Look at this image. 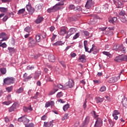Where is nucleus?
<instances>
[{"label":"nucleus","instance_id":"obj_1","mask_svg":"<svg viewBox=\"0 0 127 127\" xmlns=\"http://www.w3.org/2000/svg\"><path fill=\"white\" fill-rule=\"evenodd\" d=\"M61 1L58 2L53 7L49 8L47 9V11L49 13H51V12H55L57 11V10H60V9H62V5H64V1L65 0H61Z\"/></svg>","mask_w":127,"mask_h":127},{"label":"nucleus","instance_id":"obj_2","mask_svg":"<svg viewBox=\"0 0 127 127\" xmlns=\"http://www.w3.org/2000/svg\"><path fill=\"white\" fill-rule=\"evenodd\" d=\"M116 62H123V61H127V56L125 55H119L115 59Z\"/></svg>","mask_w":127,"mask_h":127},{"label":"nucleus","instance_id":"obj_3","mask_svg":"<svg viewBox=\"0 0 127 127\" xmlns=\"http://www.w3.org/2000/svg\"><path fill=\"white\" fill-rule=\"evenodd\" d=\"M15 80V78L7 77L3 79V83L5 85H10V84H14Z\"/></svg>","mask_w":127,"mask_h":127},{"label":"nucleus","instance_id":"obj_4","mask_svg":"<svg viewBox=\"0 0 127 127\" xmlns=\"http://www.w3.org/2000/svg\"><path fill=\"white\" fill-rule=\"evenodd\" d=\"M87 45H88V41H84V49L85 50L86 52H88V53H91V52H92V51H94V50H96V46H95L94 45H92V47L89 51V48L87 47Z\"/></svg>","mask_w":127,"mask_h":127},{"label":"nucleus","instance_id":"obj_5","mask_svg":"<svg viewBox=\"0 0 127 127\" xmlns=\"http://www.w3.org/2000/svg\"><path fill=\"white\" fill-rule=\"evenodd\" d=\"M113 49L116 51H121L122 53H126V50L123 45H118L115 44L113 47Z\"/></svg>","mask_w":127,"mask_h":127},{"label":"nucleus","instance_id":"obj_6","mask_svg":"<svg viewBox=\"0 0 127 127\" xmlns=\"http://www.w3.org/2000/svg\"><path fill=\"white\" fill-rule=\"evenodd\" d=\"M77 31V28H71L68 31L67 34L65 36L66 39H68L71 35H73L75 32Z\"/></svg>","mask_w":127,"mask_h":127},{"label":"nucleus","instance_id":"obj_7","mask_svg":"<svg viewBox=\"0 0 127 127\" xmlns=\"http://www.w3.org/2000/svg\"><path fill=\"white\" fill-rule=\"evenodd\" d=\"M26 7L29 14H33L35 9L34 8H33L32 6H31V4H27Z\"/></svg>","mask_w":127,"mask_h":127},{"label":"nucleus","instance_id":"obj_8","mask_svg":"<svg viewBox=\"0 0 127 127\" xmlns=\"http://www.w3.org/2000/svg\"><path fill=\"white\" fill-rule=\"evenodd\" d=\"M103 126V121L100 118H97L94 125L95 127H101Z\"/></svg>","mask_w":127,"mask_h":127},{"label":"nucleus","instance_id":"obj_9","mask_svg":"<svg viewBox=\"0 0 127 127\" xmlns=\"http://www.w3.org/2000/svg\"><path fill=\"white\" fill-rule=\"evenodd\" d=\"M0 39H1V41H6L8 37L5 33L2 32L0 34Z\"/></svg>","mask_w":127,"mask_h":127},{"label":"nucleus","instance_id":"obj_10","mask_svg":"<svg viewBox=\"0 0 127 127\" xmlns=\"http://www.w3.org/2000/svg\"><path fill=\"white\" fill-rule=\"evenodd\" d=\"M17 107H18V104L17 103H13V105L8 108V112H9V113H11L14 111V110H15Z\"/></svg>","mask_w":127,"mask_h":127},{"label":"nucleus","instance_id":"obj_11","mask_svg":"<svg viewBox=\"0 0 127 127\" xmlns=\"http://www.w3.org/2000/svg\"><path fill=\"white\" fill-rule=\"evenodd\" d=\"M93 5H94V2L92 0H88L87 1V2L85 4V7L89 9V8H91Z\"/></svg>","mask_w":127,"mask_h":127},{"label":"nucleus","instance_id":"obj_12","mask_svg":"<svg viewBox=\"0 0 127 127\" xmlns=\"http://www.w3.org/2000/svg\"><path fill=\"white\" fill-rule=\"evenodd\" d=\"M120 79V76L118 77H113L109 79V80H108V82L110 84H112V83H116Z\"/></svg>","mask_w":127,"mask_h":127},{"label":"nucleus","instance_id":"obj_13","mask_svg":"<svg viewBox=\"0 0 127 127\" xmlns=\"http://www.w3.org/2000/svg\"><path fill=\"white\" fill-rule=\"evenodd\" d=\"M67 27H61L60 28V34L61 35H64L67 34Z\"/></svg>","mask_w":127,"mask_h":127},{"label":"nucleus","instance_id":"obj_14","mask_svg":"<svg viewBox=\"0 0 127 127\" xmlns=\"http://www.w3.org/2000/svg\"><path fill=\"white\" fill-rule=\"evenodd\" d=\"M33 76V74H30L29 76H27V73H25L23 75V78H24V81L25 82H27L29 80H30Z\"/></svg>","mask_w":127,"mask_h":127},{"label":"nucleus","instance_id":"obj_15","mask_svg":"<svg viewBox=\"0 0 127 127\" xmlns=\"http://www.w3.org/2000/svg\"><path fill=\"white\" fill-rule=\"evenodd\" d=\"M113 1H114L115 4H116V5L118 6V8L123 7V3H122V2H121V1H120L119 0H113Z\"/></svg>","mask_w":127,"mask_h":127},{"label":"nucleus","instance_id":"obj_16","mask_svg":"<svg viewBox=\"0 0 127 127\" xmlns=\"http://www.w3.org/2000/svg\"><path fill=\"white\" fill-rule=\"evenodd\" d=\"M78 60L79 62H81L82 63H85L86 62V55H81L79 57Z\"/></svg>","mask_w":127,"mask_h":127},{"label":"nucleus","instance_id":"obj_17","mask_svg":"<svg viewBox=\"0 0 127 127\" xmlns=\"http://www.w3.org/2000/svg\"><path fill=\"white\" fill-rule=\"evenodd\" d=\"M36 44H37V42H36V41L34 40H32L28 43V45L29 47L32 48V47H34V46H35Z\"/></svg>","mask_w":127,"mask_h":127},{"label":"nucleus","instance_id":"obj_18","mask_svg":"<svg viewBox=\"0 0 127 127\" xmlns=\"http://www.w3.org/2000/svg\"><path fill=\"white\" fill-rule=\"evenodd\" d=\"M44 19V18L42 16H39L37 19L35 20V23L37 24H39V23H41L42 21H43V20Z\"/></svg>","mask_w":127,"mask_h":127},{"label":"nucleus","instance_id":"obj_19","mask_svg":"<svg viewBox=\"0 0 127 127\" xmlns=\"http://www.w3.org/2000/svg\"><path fill=\"white\" fill-rule=\"evenodd\" d=\"M44 127H53V121H51L50 123L44 122Z\"/></svg>","mask_w":127,"mask_h":127},{"label":"nucleus","instance_id":"obj_20","mask_svg":"<svg viewBox=\"0 0 127 127\" xmlns=\"http://www.w3.org/2000/svg\"><path fill=\"white\" fill-rule=\"evenodd\" d=\"M75 85V83H74V81H73V79H69L68 80V86L69 88H73Z\"/></svg>","mask_w":127,"mask_h":127},{"label":"nucleus","instance_id":"obj_21","mask_svg":"<svg viewBox=\"0 0 127 127\" xmlns=\"http://www.w3.org/2000/svg\"><path fill=\"white\" fill-rule=\"evenodd\" d=\"M96 101L97 104H101L102 102H104V101H105V98L104 97L101 98V97H97L96 98Z\"/></svg>","mask_w":127,"mask_h":127},{"label":"nucleus","instance_id":"obj_22","mask_svg":"<svg viewBox=\"0 0 127 127\" xmlns=\"http://www.w3.org/2000/svg\"><path fill=\"white\" fill-rule=\"evenodd\" d=\"M43 6V4L42 3L37 4L35 6V9L36 11H39V10H41V9H42Z\"/></svg>","mask_w":127,"mask_h":127},{"label":"nucleus","instance_id":"obj_23","mask_svg":"<svg viewBox=\"0 0 127 127\" xmlns=\"http://www.w3.org/2000/svg\"><path fill=\"white\" fill-rule=\"evenodd\" d=\"M32 108L31 106H30L29 107H23V111H25V113L32 112Z\"/></svg>","mask_w":127,"mask_h":127},{"label":"nucleus","instance_id":"obj_24","mask_svg":"<svg viewBox=\"0 0 127 127\" xmlns=\"http://www.w3.org/2000/svg\"><path fill=\"white\" fill-rule=\"evenodd\" d=\"M54 101H48L45 104V108H48L50 107V106H54Z\"/></svg>","mask_w":127,"mask_h":127},{"label":"nucleus","instance_id":"obj_25","mask_svg":"<svg viewBox=\"0 0 127 127\" xmlns=\"http://www.w3.org/2000/svg\"><path fill=\"white\" fill-rule=\"evenodd\" d=\"M49 60L50 62H55V57L54 55L51 54L49 56Z\"/></svg>","mask_w":127,"mask_h":127},{"label":"nucleus","instance_id":"obj_26","mask_svg":"<svg viewBox=\"0 0 127 127\" xmlns=\"http://www.w3.org/2000/svg\"><path fill=\"white\" fill-rule=\"evenodd\" d=\"M63 44H64V43H63V42H62V41H58L53 44V45H54V46H60L63 45Z\"/></svg>","mask_w":127,"mask_h":127},{"label":"nucleus","instance_id":"obj_27","mask_svg":"<svg viewBox=\"0 0 127 127\" xmlns=\"http://www.w3.org/2000/svg\"><path fill=\"white\" fill-rule=\"evenodd\" d=\"M117 20H118V19L117 18V17H114L109 20V22L114 24V23H115L117 22Z\"/></svg>","mask_w":127,"mask_h":127},{"label":"nucleus","instance_id":"obj_28","mask_svg":"<svg viewBox=\"0 0 127 127\" xmlns=\"http://www.w3.org/2000/svg\"><path fill=\"white\" fill-rule=\"evenodd\" d=\"M40 75H41V73L40 72V71L36 72L34 76V79H35V80H37V79L39 78V76Z\"/></svg>","mask_w":127,"mask_h":127},{"label":"nucleus","instance_id":"obj_29","mask_svg":"<svg viewBox=\"0 0 127 127\" xmlns=\"http://www.w3.org/2000/svg\"><path fill=\"white\" fill-rule=\"evenodd\" d=\"M122 103L123 107L127 108V98L123 99Z\"/></svg>","mask_w":127,"mask_h":127},{"label":"nucleus","instance_id":"obj_30","mask_svg":"<svg viewBox=\"0 0 127 127\" xmlns=\"http://www.w3.org/2000/svg\"><path fill=\"white\" fill-rule=\"evenodd\" d=\"M30 120L29 119L26 118V117H25V116H24V118L23 119V124H24V125H27V124H28V123H29Z\"/></svg>","mask_w":127,"mask_h":127},{"label":"nucleus","instance_id":"obj_31","mask_svg":"<svg viewBox=\"0 0 127 127\" xmlns=\"http://www.w3.org/2000/svg\"><path fill=\"white\" fill-rule=\"evenodd\" d=\"M90 121V118L89 117H86L84 121L82 123L83 125H85V126H87L88 124H89V122Z\"/></svg>","mask_w":127,"mask_h":127},{"label":"nucleus","instance_id":"obj_32","mask_svg":"<svg viewBox=\"0 0 127 127\" xmlns=\"http://www.w3.org/2000/svg\"><path fill=\"white\" fill-rule=\"evenodd\" d=\"M23 91H24V88H23V87H20L19 89H18L16 90V94H21V93H22V92H23Z\"/></svg>","mask_w":127,"mask_h":127},{"label":"nucleus","instance_id":"obj_33","mask_svg":"<svg viewBox=\"0 0 127 127\" xmlns=\"http://www.w3.org/2000/svg\"><path fill=\"white\" fill-rule=\"evenodd\" d=\"M69 108H70V105H69V104H67L64 106L63 109L64 112H66V111H67V110H68Z\"/></svg>","mask_w":127,"mask_h":127},{"label":"nucleus","instance_id":"obj_34","mask_svg":"<svg viewBox=\"0 0 127 127\" xmlns=\"http://www.w3.org/2000/svg\"><path fill=\"white\" fill-rule=\"evenodd\" d=\"M8 50L9 51V53L10 54H12V53H14L15 50L14 48H11V47H8Z\"/></svg>","mask_w":127,"mask_h":127},{"label":"nucleus","instance_id":"obj_35","mask_svg":"<svg viewBox=\"0 0 127 127\" xmlns=\"http://www.w3.org/2000/svg\"><path fill=\"white\" fill-rule=\"evenodd\" d=\"M36 40L37 42H40V41H41V37H40V34H38L36 36Z\"/></svg>","mask_w":127,"mask_h":127},{"label":"nucleus","instance_id":"obj_36","mask_svg":"<svg viewBox=\"0 0 127 127\" xmlns=\"http://www.w3.org/2000/svg\"><path fill=\"white\" fill-rule=\"evenodd\" d=\"M8 11L7 8L3 7H0V11L1 12H4L5 13Z\"/></svg>","mask_w":127,"mask_h":127},{"label":"nucleus","instance_id":"obj_37","mask_svg":"<svg viewBox=\"0 0 127 127\" xmlns=\"http://www.w3.org/2000/svg\"><path fill=\"white\" fill-rule=\"evenodd\" d=\"M58 88H54L49 93V95H54L55 93H56L58 91Z\"/></svg>","mask_w":127,"mask_h":127},{"label":"nucleus","instance_id":"obj_38","mask_svg":"<svg viewBox=\"0 0 127 127\" xmlns=\"http://www.w3.org/2000/svg\"><path fill=\"white\" fill-rule=\"evenodd\" d=\"M69 9H73V10H77V8L75 7L74 4H70L68 6Z\"/></svg>","mask_w":127,"mask_h":127},{"label":"nucleus","instance_id":"obj_39","mask_svg":"<svg viewBox=\"0 0 127 127\" xmlns=\"http://www.w3.org/2000/svg\"><path fill=\"white\" fill-rule=\"evenodd\" d=\"M11 104V101L8 100V101H4L2 102L3 105H5V106H9Z\"/></svg>","mask_w":127,"mask_h":127},{"label":"nucleus","instance_id":"obj_40","mask_svg":"<svg viewBox=\"0 0 127 127\" xmlns=\"http://www.w3.org/2000/svg\"><path fill=\"white\" fill-rule=\"evenodd\" d=\"M7 47V45H6V43H1V42H0V47H2V48H6Z\"/></svg>","mask_w":127,"mask_h":127},{"label":"nucleus","instance_id":"obj_41","mask_svg":"<svg viewBox=\"0 0 127 127\" xmlns=\"http://www.w3.org/2000/svg\"><path fill=\"white\" fill-rule=\"evenodd\" d=\"M12 89H13V87H12V86H11L10 87H6V91H7L8 93H10V92L12 91Z\"/></svg>","mask_w":127,"mask_h":127},{"label":"nucleus","instance_id":"obj_42","mask_svg":"<svg viewBox=\"0 0 127 127\" xmlns=\"http://www.w3.org/2000/svg\"><path fill=\"white\" fill-rule=\"evenodd\" d=\"M24 11H25V8L20 9L18 10L17 14H22V13H24Z\"/></svg>","mask_w":127,"mask_h":127},{"label":"nucleus","instance_id":"obj_43","mask_svg":"<svg viewBox=\"0 0 127 127\" xmlns=\"http://www.w3.org/2000/svg\"><path fill=\"white\" fill-rule=\"evenodd\" d=\"M0 71L1 72V74L4 75V74L6 73V69L4 68H0Z\"/></svg>","mask_w":127,"mask_h":127},{"label":"nucleus","instance_id":"obj_44","mask_svg":"<svg viewBox=\"0 0 127 127\" xmlns=\"http://www.w3.org/2000/svg\"><path fill=\"white\" fill-rule=\"evenodd\" d=\"M118 115H120V112H119V111L118 110H114L113 112L112 116H118Z\"/></svg>","mask_w":127,"mask_h":127},{"label":"nucleus","instance_id":"obj_45","mask_svg":"<svg viewBox=\"0 0 127 127\" xmlns=\"http://www.w3.org/2000/svg\"><path fill=\"white\" fill-rule=\"evenodd\" d=\"M57 87L59 88V89H66V86H63V85H62V84H58Z\"/></svg>","mask_w":127,"mask_h":127},{"label":"nucleus","instance_id":"obj_46","mask_svg":"<svg viewBox=\"0 0 127 127\" xmlns=\"http://www.w3.org/2000/svg\"><path fill=\"white\" fill-rule=\"evenodd\" d=\"M126 14V13L124 10H121L119 13V15H121L122 16H125Z\"/></svg>","mask_w":127,"mask_h":127},{"label":"nucleus","instance_id":"obj_47","mask_svg":"<svg viewBox=\"0 0 127 127\" xmlns=\"http://www.w3.org/2000/svg\"><path fill=\"white\" fill-rule=\"evenodd\" d=\"M79 36H80V34L79 33H77L74 36H73L72 39H73V40H75V39H77V38H78Z\"/></svg>","mask_w":127,"mask_h":127},{"label":"nucleus","instance_id":"obj_48","mask_svg":"<svg viewBox=\"0 0 127 127\" xmlns=\"http://www.w3.org/2000/svg\"><path fill=\"white\" fill-rule=\"evenodd\" d=\"M46 80L47 82H53V80H51V78L49 76H46Z\"/></svg>","mask_w":127,"mask_h":127},{"label":"nucleus","instance_id":"obj_49","mask_svg":"<svg viewBox=\"0 0 127 127\" xmlns=\"http://www.w3.org/2000/svg\"><path fill=\"white\" fill-rule=\"evenodd\" d=\"M63 96V92H60L57 94V98H61V97Z\"/></svg>","mask_w":127,"mask_h":127},{"label":"nucleus","instance_id":"obj_50","mask_svg":"<svg viewBox=\"0 0 127 127\" xmlns=\"http://www.w3.org/2000/svg\"><path fill=\"white\" fill-rule=\"evenodd\" d=\"M34 124L33 123H30L29 124L25 125V127H34Z\"/></svg>","mask_w":127,"mask_h":127},{"label":"nucleus","instance_id":"obj_51","mask_svg":"<svg viewBox=\"0 0 127 127\" xmlns=\"http://www.w3.org/2000/svg\"><path fill=\"white\" fill-rule=\"evenodd\" d=\"M107 88L106 87V86H102L100 88V92H105V91H106Z\"/></svg>","mask_w":127,"mask_h":127},{"label":"nucleus","instance_id":"obj_52","mask_svg":"<svg viewBox=\"0 0 127 127\" xmlns=\"http://www.w3.org/2000/svg\"><path fill=\"white\" fill-rule=\"evenodd\" d=\"M68 118H69V117L68 116V114H65L62 118V121H65V120H67Z\"/></svg>","mask_w":127,"mask_h":127},{"label":"nucleus","instance_id":"obj_53","mask_svg":"<svg viewBox=\"0 0 127 127\" xmlns=\"http://www.w3.org/2000/svg\"><path fill=\"white\" fill-rule=\"evenodd\" d=\"M103 54H104V55L108 56V57H110V56H111V54L108 52H103Z\"/></svg>","mask_w":127,"mask_h":127},{"label":"nucleus","instance_id":"obj_54","mask_svg":"<svg viewBox=\"0 0 127 127\" xmlns=\"http://www.w3.org/2000/svg\"><path fill=\"white\" fill-rule=\"evenodd\" d=\"M30 27H27L24 29V31H26V32H28V33H29V32H30Z\"/></svg>","mask_w":127,"mask_h":127},{"label":"nucleus","instance_id":"obj_55","mask_svg":"<svg viewBox=\"0 0 127 127\" xmlns=\"http://www.w3.org/2000/svg\"><path fill=\"white\" fill-rule=\"evenodd\" d=\"M23 118H24V116L20 117L19 118H18V122H19V123H22V122L23 123Z\"/></svg>","mask_w":127,"mask_h":127},{"label":"nucleus","instance_id":"obj_56","mask_svg":"<svg viewBox=\"0 0 127 127\" xmlns=\"http://www.w3.org/2000/svg\"><path fill=\"white\" fill-rule=\"evenodd\" d=\"M109 123L110 125V127H114V126H115V123L112 120H109Z\"/></svg>","mask_w":127,"mask_h":127},{"label":"nucleus","instance_id":"obj_57","mask_svg":"<svg viewBox=\"0 0 127 127\" xmlns=\"http://www.w3.org/2000/svg\"><path fill=\"white\" fill-rule=\"evenodd\" d=\"M83 33L84 34V35H85V36H89L90 35V33H89L88 31H84Z\"/></svg>","mask_w":127,"mask_h":127},{"label":"nucleus","instance_id":"obj_58","mask_svg":"<svg viewBox=\"0 0 127 127\" xmlns=\"http://www.w3.org/2000/svg\"><path fill=\"white\" fill-rule=\"evenodd\" d=\"M103 9H108V8H109V4H105V5H103Z\"/></svg>","mask_w":127,"mask_h":127},{"label":"nucleus","instance_id":"obj_59","mask_svg":"<svg viewBox=\"0 0 127 127\" xmlns=\"http://www.w3.org/2000/svg\"><path fill=\"white\" fill-rule=\"evenodd\" d=\"M12 0H1V2H3V3H5L6 2H10Z\"/></svg>","mask_w":127,"mask_h":127},{"label":"nucleus","instance_id":"obj_60","mask_svg":"<svg viewBox=\"0 0 127 127\" xmlns=\"http://www.w3.org/2000/svg\"><path fill=\"white\" fill-rule=\"evenodd\" d=\"M8 19V16L7 15H5L2 19V21L4 22L7 21V20Z\"/></svg>","mask_w":127,"mask_h":127},{"label":"nucleus","instance_id":"obj_61","mask_svg":"<svg viewBox=\"0 0 127 127\" xmlns=\"http://www.w3.org/2000/svg\"><path fill=\"white\" fill-rule=\"evenodd\" d=\"M50 30L51 32H52V31H54V30H55V27H54V26H52L50 27Z\"/></svg>","mask_w":127,"mask_h":127},{"label":"nucleus","instance_id":"obj_62","mask_svg":"<svg viewBox=\"0 0 127 127\" xmlns=\"http://www.w3.org/2000/svg\"><path fill=\"white\" fill-rule=\"evenodd\" d=\"M46 119H47V116L46 115H44L41 117L42 121H46Z\"/></svg>","mask_w":127,"mask_h":127},{"label":"nucleus","instance_id":"obj_63","mask_svg":"<svg viewBox=\"0 0 127 127\" xmlns=\"http://www.w3.org/2000/svg\"><path fill=\"white\" fill-rule=\"evenodd\" d=\"M27 70H33V69H34V66H28L27 67Z\"/></svg>","mask_w":127,"mask_h":127},{"label":"nucleus","instance_id":"obj_64","mask_svg":"<svg viewBox=\"0 0 127 127\" xmlns=\"http://www.w3.org/2000/svg\"><path fill=\"white\" fill-rule=\"evenodd\" d=\"M94 83H95V84H100L101 83V81L100 80H93Z\"/></svg>","mask_w":127,"mask_h":127}]
</instances>
